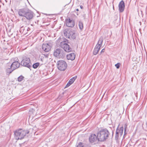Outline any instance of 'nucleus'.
I'll use <instances>...</instances> for the list:
<instances>
[{
  "label": "nucleus",
  "mask_w": 147,
  "mask_h": 147,
  "mask_svg": "<svg viewBox=\"0 0 147 147\" xmlns=\"http://www.w3.org/2000/svg\"><path fill=\"white\" fill-rule=\"evenodd\" d=\"M25 28H24L23 27H21V30H22V29L23 30H24V29Z\"/></svg>",
  "instance_id": "cd10ccee"
},
{
  "label": "nucleus",
  "mask_w": 147,
  "mask_h": 147,
  "mask_svg": "<svg viewBox=\"0 0 147 147\" xmlns=\"http://www.w3.org/2000/svg\"><path fill=\"white\" fill-rule=\"evenodd\" d=\"M76 11H79V9H76Z\"/></svg>",
  "instance_id": "7c9ffc66"
},
{
  "label": "nucleus",
  "mask_w": 147,
  "mask_h": 147,
  "mask_svg": "<svg viewBox=\"0 0 147 147\" xmlns=\"http://www.w3.org/2000/svg\"><path fill=\"white\" fill-rule=\"evenodd\" d=\"M123 129L124 128L123 127H121L119 129H118V131L119 133L120 136H122L123 134Z\"/></svg>",
  "instance_id": "f3484780"
},
{
  "label": "nucleus",
  "mask_w": 147,
  "mask_h": 147,
  "mask_svg": "<svg viewBox=\"0 0 147 147\" xmlns=\"http://www.w3.org/2000/svg\"><path fill=\"white\" fill-rule=\"evenodd\" d=\"M124 135H125L126 134V133H125V131L126 130V129L127 127V125L126 124H125L124 125Z\"/></svg>",
  "instance_id": "b1692460"
},
{
  "label": "nucleus",
  "mask_w": 147,
  "mask_h": 147,
  "mask_svg": "<svg viewBox=\"0 0 147 147\" xmlns=\"http://www.w3.org/2000/svg\"><path fill=\"white\" fill-rule=\"evenodd\" d=\"M39 65V63H35L33 65V67L34 69H36L38 66Z\"/></svg>",
  "instance_id": "aec40b11"
},
{
  "label": "nucleus",
  "mask_w": 147,
  "mask_h": 147,
  "mask_svg": "<svg viewBox=\"0 0 147 147\" xmlns=\"http://www.w3.org/2000/svg\"><path fill=\"white\" fill-rule=\"evenodd\" d=\"M67 58L68 60H73L75 58V55L74 53L69 54L67 55Z\"/></svg>",
  "instance_id": "4468645a"
},
{
  "label": "nucleus",
  "mask_w": 147,
  "mask_h": 147,
  "mask_svg": "<svg viewBox=\"0 0 147 147\" xmlns=\"http://www.w3.org/2000/svg\"><path fill=\"white\" fill-rule=\"evenodd\" d=\"M80 7L81 9H82L83 8V6L82 5H81Z\"/></svg>",
  "instance_id": "c756f323"
},
{
  "label": "nucleus",
  "mask_w": 147,
  "mask_h": 147,
  "mask_svg": "<svg viewBox=\"0 0 147 147\" xmlns=\"http://www.w3.org/2000/svg\"><path fill=\"white\" fill-rule=\"evenodd\" d=\"M120 65V63H118L117 64H115V66L117 69H119V68Z\"/></svg>",
  "instance_id": "5701e85b"
},
{
  "label": "nucleus",
  "mask_w": 147,
  "mask_h": 147,
  "mask_svg": "<svg viewBox=\"0 0 147 147\" xmlns=\"http://www.w3.org/2000/svg\"><path fill=\"white\" fill-rule=\"evenodd\" d=\"M98 137L95 134H91L89 138V140L90 143H93L98 140Z\"/></svg>",
  "instance_id": "9d476101"
},
{
  "label": "nucleus",
  "mask_w": 147,
  "mask_h": 147,
  "mask_svg": "<svg viewBox=\"0 0 147 147\" xmlns=\"http://www.w3.org/2000/svg\"><path fill=\"white\" fill-rule=\"evenodd\" d=\"M71 84L70 83H69V82H68V83H67V84L66 85L65 87L66 88V87H68V86H69Z\"/></svg>",
  "instance_id": "393cba45"
},
{
  "label": "nucleus",
  "mask_w": 147,
  "mask_h": 147,
  "mask_svg": "<svg viewBox=\"0 0 147 147\" xmlns=\"http://www.w3.org/2000/svg\"><path fill=\"white\" fill-rule=\"evenodd\" d=\"M109 133L107 129H102L97 133L98 141H104L109 137Z\"/></svg>",
  "instance_id": "7ed1b4c3"
},
{
  "label": "nucleus",
  "mask_w": 147,
  "mask_h": 147,
  "mask_svg": "<svg viewBox=\"0 0 147 147\" xmlns=\"http://www.w3.org/2000/svg\"><path fill=\"white\" fill-rule=\"evenodd\" d=\"M23 78H24V77L22 76H19L18 78V81L21 82Z\"/></svg>",
  "instance_id": "4be33fe9"
},
{
  "label": "nucleus",
  "mask_w": 147,
  "mask_h": 147,
  "mask_svg": "<svg viewBox=\"0 0 147 147\" xmlns=\"http://www.w3.org/2000/svg\"><path fill=\"white\" fill-rule=\"evenodd\" d=\"M57 65L58 69L61 71L65 70L67 67V64L63 60H61L58 61Z\"/></svg>",
  "instance_id": "0eeeda50"
},
{
  "label": "nucleus",
  "mask_w": 147,
  "mask_h": 147,
  "mask_svg": "<svg viewBox=\"0 0 147 147\" xmlns=\"http://www.w3.org/2000/svg\"><path fill=\"white\" fill-rule=\"evenodd\" d=\"M105 49H103L101 51V53H103L105 52Z\"/></svg>",
  "instance_id": "bb28decb"
},
{
  "label": "nucleus",
  "mask_w": 147,
  "mask_h": 147,
  "mask_svg": "<svg viewBox=\"0 0 147 147\" xmlns=\"http://www.w3.org/2000/svg\"><path fill=\"white\" fill-rule=\"evenodd\" d=\"M103 41V38L101 37L99 39L97 44L96 45L93 51V54L94 55H96L99 51L100 47L102 45V44Z\"/></svg>",
  "instance_id": "423d86ee"
},
{
  "label": "nucleus",
  "mask_w": 147,
  "mask_h": 147,
  "mask_svg": "<svg viewBox=\"0 0 147 147\" xmlns=\"http://www.w3.org/2000/svg\"><path fill=\"white\" fill-rule=\"evenodd\" d=\"M29 132L28 130H24L22 129L17 130L14 132L15 138L17 140L22 139Z\"/></svg>",
  "instance_id": "20e7f679"
},
{
  "label": "nucleus",
  "mask_w": 147,
  "mask_h": 147,
  "mask_svg": "<svg viewBox=\"0 0 147 147\" xmlns=\"http://www.w3.org/2000/svg\"><path fill=\"white\" fill-rule=\"evenodd\" d=\"M19 15L21 16L24 17L28 20H30L34 16V13L31 10L26 8L19 9L18 11Z\"/></svg>",
  "instance_id": "f03ea898"
},
{
  "label": "nucleus",
  "mask_w": 147,
  "mask_h": 147,
  "mask_svg": "<svg viewBox=\"0 0 147 147\" xmlns=\"http://www.w3.org/2000/svg\"><path fill=\"white\" fill-rule=\"evenodd\" d=\"M30 29V28H28V29H27V30H28H28H29Z\"/></svg>",
  "instance_id": "c85d7f7f"
},
{
  "label": "nucleus",
  "mask_w": 147,
  "mask_h": 147,
  "mask_svg": "<svg viewBox=\"0 0 147 147\" xmlns=\"http://www.w3.org/2000/svg\"><path fill=\"white\" fill-rule=\"evenodd\" d=\"M21 62L22 65L29 68L30 67L31 63L30 58L26 57H23Z\"/></svg>",
  "instance_id": "6e6552de"
},
{
  "label": "nucleus",
  "mask_w": 147,
  "mask_h": 147,
  "mask_svg": "<svg viewBox=\"0 0 147 147\" xmlns=\"http://www.w3.org/2000/svg\"><path fill=\"white\" fill-rule=\"evenodd\" d=\"M64 35L66 38H69L75 39L76 36V34L75 31L72 29H65L63 31Z\"/></svg>",
  "instance_id": "39448f33"
},
{
  "label": "nucleus",
  "mask_w": 147,
  "mask_h": 147,
  "mask_svg": "<svg viewBox=\"0 0 147 147\" xmlns=\"http://www.w3.org/2000/svg\"><path fill=\"white\" fill-rule=\"evenodd\" d=\"M30 113H31L30 111Z\"/></svg>",
  "instance_id": "2f4dec72"
},
{
  "label": "nucleus",
  "mask_w": 147,
  "mask_h": 147,
  "mask_svg": "<svg viewBox=\"0 0 147 147\" xmlns=\"http://www.w3.org/2000/svg\"><path fill=\"white\" fill-rule=\"evenodd\" d=\"M77 78V76H75L71 78L69 81V83H70L71 84H72L74 82L75 80Z\"/></svg>",
  "instance_id": "a211bd4d"
},
{
  "label": "nucleus",
  "mask_w": 147,
  "mask_h": 147,
  "mask_svg": "<svg viewBox=\"0 0 147 147\" xmlns=\"http://www.w3.org/2000/svg\"><path fill=\"white\" fill-rule=\"evenodd\" d=\"M69 43L67 39H64L60 44V47L64 50L61 49H57L54 52V55L59 58H64L65 55V52H69L72 50L71 48L68 45Z\"/></svg>",
  "instance_id": "f257e3e1"
},
{
  "label": "nucleus",
  "mask_w": 147,
  "mask_h": 147,
  "mask_svg": "<svg viewBox=\"0 0 147 147\" xmlns=\"http://www.w3.org/2000/svg\"><path fill=\"white\" fill-rule=\"evenodd\" d=\"M118 127L116 131V134L115 136V140L117 141L118 140L119 137V132L118 131Z\"/></svg>",
  "instance_id": "dca6fc26"
},
{
  "label": "nucleus",
  "mask_w": 147,
  "mask_h": 147,
  "mask_svg": "<svg viewBox=\"0 0 147 147\" xmlns=\"http://www.w3.org/2000/svg\"><path fill=\"white\" fill-rule=\"evenodd\" d=\"M65 23L66 26L69 27H74L75 25L74 21L69 18H68L66 19Z\"/></svg>",
  "instance_id": "1a4fd4ad"
},
{
  "label": "nucleus",
  "mask_w": 147,
  "mask_h": 147,
  "mask_svg": "<svg viewBox=\"0 0 147 147\" xmlns=\"http://www.w3.org/2000/svg\"><path fill=\"white\" fill-rule=\"evenodd\" d=\"M42 48L45 52H49L51 49V47L49 43L43 44L42 46Z\"/></svg>",
  "instance_id": "9b49d317"
},
{
  "label": "nucleus",
  "mask_w": 147,
  "mask_h": 147,
  "mask_svg": "<svg viewBox=\"0 0 147 147\" xmlns=\"http://www.w3.org/2000/svg\"><path fill=\"white\" fill-rule=\"evenodd\" d=\"M118 7L119 11L120 12H122L124 11L125 5L124 2L122 0L120 2Z\"/></svg>",
  "instance_id": "f8f14e48"
},
{
  "label": "nucleus",
  "mask_w": 147,
  "mask_h": 147,
  "mask_svg": "<svg viewBox=\"0 0 147 147\" xmlns=\"http://www.w3.org/2000/svg\"><path fill=\"white\" fill-rule=\"evenodd\" d=\"M13 70L12 69H11V68H10V67L9 68H8L6 69V73L7 75H9V74H11Z\"/></svg>",
  "instance_id": "2eb2a0df"
},
{
  "label": "nucleus",
  "mask_w": 147,
  "mask_h": 147,
  "mask_svg": "<svg viewBox=\"0 0 147 147\" xmlns=\"http://www.w3.org/2000/svg\"><path fill=\"white\" fill-rule=\"evenodd\" d=\"M43 55H44L45 57L47 58H48L49 57V54H43Z\"/></svg>",
  "instance_id": "a878e982"
},
{
  "label": "nucleus",
  "mask_w": 147,
  "mask_h": 147,
  "mask_svg": "<svg viewBox=\"0 0 147 147\" xmlns=\"http://www.w3.org/2000/svg\"><path fill=\"white\" fill-rule=\"evenodd\" d=\"M78 25L80 30H82L83 28V23L81 21L79 22Z\"/></svg>",
  "instance_id": "6ab92c4d"
},
{
  "label": "nucleus",
  "mask_w": 147,
  "mask_h": 147,
  "mask_svg": "<svg viewBox=\"0 0 147 147\" xmlns=\"http://www.w3.org/2000/svg\"><path fill=\"white\" fill-rule=\"evenodd\" d=\"M20 65V63H18V61H14L11 65L10 68L14 70L18 68Z\"/></svg>",
  "instance_id": "ddd939ff"
},
{
  "label": "nucleus",
  "mask_w": 147,
  "mask_h": 147,
  "mask_svg": "<svg viewBox=\"0 0 147 147\" xmlns=\"http://www.w3.org/2000/svg\"><path fill=\"white\" fill-rule=\"evenodd\" d=\"M84 146V144L83 143L80 142L78 144L77 147H83Z\"/></svg>",
  "instance_id": "412c9836"
}]
</instances>
